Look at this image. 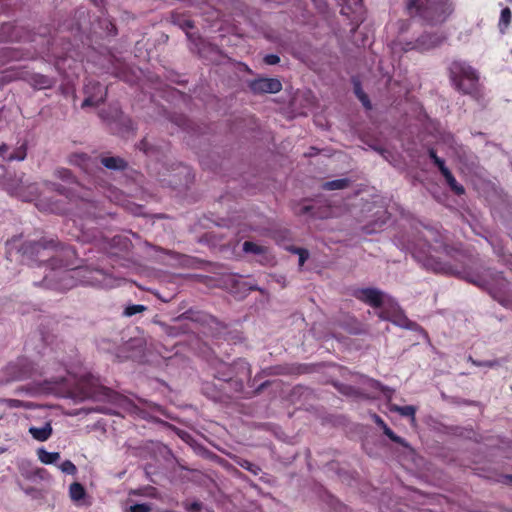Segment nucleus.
Listing matches in <instances>:
<instances>
[{
  "label": "nucleus",
  "instance_id": "nucleus-1",
  "mask_svg": "<svg viewBox=\"0 0 512 512\" xmlns=\"http://www.w3.org/2000/svg\"><path fill=\"white\" fill-rule=\"evenodd\" d=\"M56 248L57 242L54 239L43 237L38 241L23 242L18 251L28 261L39 264L48 262L51 271L42 281L46 288L65 292L77 286L78 283H92L85 277L87 269L74 267L69 261L75 256V250L72 247H63L60 250Z\"/></svg>",
  "mask_w": 512,
  "mask_h": 512
},
{
  "label": "nucleus",
  "instance_id": "nucleus-2",
  "mask_svg": "<svg viewBox=\"0 0 512 512\" xmlns=\"http://www.w3.org/2000/svg\"><path fill=\"white\" fill-rule=\"evenodd\" d=\"M405 8L410 18L430 27L444 24L455 11L452 0H406Z\"/></svg>",
  "mask_w": 512,
  "mask_h": 512
},
{
  "label": "nucleus",
  "instance_id": "nucleus-3",
  "mask_svg": "<svg viewBox=\"0 0 512 512\" xmlns=\"http://www.w3.org/2000/svg\"><path fill=\"white\" fill-rule=\"evenodd\" d=\"M57 176L72 184V187H65L61 184H55L54 190L69 200V204L75 205L74 214L79 217H96L97 205L94 200L88 198V192L74 179L72 172L66 168L57 170Z\"/></svg>",
  "mask_w": 512,
  "mask_h": 512
},
{
  "label": "nucleus",
  "instance_id": "nucleus-4",
  "mask_svg": "<svg viewBox=\"0 0 512 512\" xmlns=\"http://www.w3.org/2000/svg\"><path fill=\"white\" fill-rule=\"evenodd\" d=\"M451 86L462 95L476 98L480 94V75L467 61L454 59L447 66Z\"/></svg>",
  "mask_w": 512,
  "mask_h": 512
},
{
  "label": "nucleus",
  "instance_id": "nucleus-5",
  "mask_svg": "<svg viewBox=\"0 0 512 512\" xmlns=\"http://www.w3.org/2000/svg\"><path fill=\"white\" fill-rule=\"evenodd\" d=\"M470 281L486 290L500 305L512 309V292L509 289V282L502 272L488 269L482 275L476 276Z\"/></svg>",
  "mask_w": 512,
  "mask_h": 512
},
{
  "label": "nucleus",
  "instance_id": "nucleus-6",
  "mask_svg": "<svg viewBox=\"0 0 512 512\" xmlns=\"http://www.w3.org/2000/svg\"><path fill=\"white\" fill-rule=\"evenodd\" d=\"M47 389L62 398H70L74 402H82L94 396L95 391L90 387V379L82 377L59 378L55 381L47 382Z\"/></svg>",
  "mask_w": 512,
  "mask_h": 512
},
{
  "label": "nucleus",
  "instance_id": "nucleus-7",
  "mask_svg": "<svg viewBox=\"0 0 512 512\" xmlns=\"http://www.w3.org/2000/svg\"><path fill=\"white\" fill-rule=\"evenodd\" d=\"M239 374H243L246 377L251 376L250 365L244 359H237L232 364L220 363L219 368L215 373V378L227 383L235 382L240 386V388H242V381L234 379Z\"/></svg>",
  "mask_w": 512,
  "mask_h": 512
},
{
  "label": "nucleus",
  "instance_id": "nucleus-8",
  "mask_svg": "<svg viewBox=\"0 0 512 512\" xmlns=\"http://www.w3.org/2000/svg\"><path fill=\"white\" fill-rule=\"evenodd\" d=\"M184 320H189L199 324H205L208 323L209 320L213 321L214 318L203 312L189 309L182 313L181 315H179L178 317L174 318L173 321L175 325L168 327V329L166 330L167 334L169 336L175 337L180 334L188 333L190 331V328L186 324L182 323Z\"/></svg>",
  "mask_w": 512,
  "mask_h": 512
},
{
  "label": "nucleus",
  "instance_id": "nucleus-9",
  "mask_svg": "<svg viewBox=\"0 0 512 512\" xmlns=\"http://www.w3.org/2000/svg\"><path fill=\"white\" fill-rule=\"evenodd\" d=\"M6 381H23L33 377L35 369L31 361L26 358H18L9 363L4 369Z\"/></svg>",
  "mask_w": 512,
  "mask_h": 512
},
{
  "label": "nucleus",
  "instance_id": "nucleus-10",
  "mask_svg": "<svg viewBox=\"0 0 512 512\" xmlns=\"http://www.w3.org/2000/svg\"><path fill=\"white\" fill-rule=\"evenodd\" d=\"M85 99L81 107H96L103 103L107 97V88H104L100 82L88 80L84 86Z\"/></svg>",
  "mask_w": 512,
  "mask_h": 512
},
{
  "label": "nucleus",
  "instance_id": "nucleus-11",
  "mask_svg": "<svg viewBox=\"0 0 512 512\" xmlns=\"http://www.w3.org/2000/svg\"><path fill=\"white\" fill-rule=\"evenodd\" d=\"M248 86L254 94H275L282 90V83L277 78L259 77L251 80Z\"/></svg>",
  "mask_w": 512,
  "mask_h": 512
},
{
  "label": "nucleus",
  "instance_id": "nucleus-12",
  "mask_svg": "<svg viewBox=\"0 0 512 512\" xmlns=\"http://www.w3.org/2000/svg\"><path fill=\"white\" fill-rule=\"evenodd\" d=\"M353 296L361 302L373 307L380 308L383 305L384 294L376 288H359L354 290Z\"/></svg>",
  "mask_w": 512,
  "mask_h": 512
},
{
  "label": "nucleus",
  "instance_id": "nucleus-13",
  "mask_svg": "<svg viewBox=\"0 0 512 512\" xmlns=\"http://www.w3.org/2000/svg\"><path fill=\"white\" fill-rule=\"evenodd\" d=\"M445 40V36L437 32L423 33L416 39L418 52H426L440 46Z\"/></svg>",
  "mask_w": 512,
  "mask_h": 512
},
{
  "label": "nucleus",
  "instance_id": "nucleus-14",
  "mask_svg": "<svg viewBox=\"0 0 512 512\" xmlns=\"http://www.w3.org/2000/svg\"><path fill=\"white\" fill-rule=\"evenodd\" d=\"M69 163L80 167L86 173H92L98 167V158H92L86 153H73L69 156Z\"/></svg>",
  "mask_w": 512,
  "mask_h": 512
},
{
  "label": "nucleus",
  "instance_id": "nucleus-15",
  "mask_svg": "<svg viewBox=\"0 0 512 512\" xmlns=\"http://www.w3.org/2000/svg\"><path fill=\"white\" fill-rule=\"evenodd\" d=\"M413 256L422 263V265L427 269L434 272H442L445 270V264L442 263L438 258L434 257L431 254L422 253L420 251H415Z\"/></svg>",
  "mask_w": 512,
  "mask_h": 512
},
{
  "label": "nucleus",
  "instance_id": "nucleus-16",
  "mask_svg": "<svg viewBox=\"0 0 512 512\" xmlns=\"http://www.w3.org/2000/svg\"><path fill=\"white\" fill-rule=\"evenodd\" d=\"M371 418H372V420L374 421V423H375L379 428H381V429L383 430V433H384V434H385V435H386V436H387L391 441H393V442H395V443H397V444H399V445H401V446H403V447H408V446H409V445H408V443H407V441H406L404 438H402V437H400V436L396 435V434L392 431V429H390V428L388 427V425L385 423V421H384V420H383L379 415H377L376 413H374V414H372V415H371Z\"/></svg>",
  "mask_w": 512,
  "mask_h": 512
},
{
  "label": "nucleus",
  "instance_id": "nucleus-17",
  "mask_svg": "<svg viewBox=\"0 0 512 512\" xmlns=\"http://www.w3.org/2000/svg\"><path fill=\"white\" fill-rule=\"evenodd\" d=\"M99 162L102 166L109 170L124 171L128 163L119 156H101Z\"/></svg>",
  "mask_w": 512,
  "mask_h": 512
},
{
  "label": "nucleus",
  "instance_id": "nucleus-18",
  "mask_svg": "<svg viewBox=\"0 0 512 512\" xmlns=\"http://www.w3.org/2000/svg\"><path fill=\"white\" fill-rule=\"evenodd\" d=\"M29 84L35 89H49L55 84V80L47 75L33 73L29 76Z\"/></svg>",
  "mask_w": 512,
  "mask_h": 512
},
{
  "label": "nucleus",
  "instance_id": "nucleus-19",
  "mask_svg": "<svg viewBox=\"0 0 512 512\" xmlns=\"http://www.w3.org/2000/svg\"><path fill=\"white\" fill-rule=\"evenodd\" d=\"M52 426L50 424V422H47L45 423L44 426L42 427H30L29 428V433L32 435V437L37 440V441H41V442H44L46 440H48L50 438V436L52 435Z\"/></svg>",
  "mask_w": 512,
  "mask_h": 512
},
{
  "label": "nucleus",
  "instance_id": "nucleus-20",
  "mask_svg": "<svg viewBox=\"0 0 512 512\" xmlns=\"http://www.w3.org/2000/svg\"><path fill=\"white\" fill-rule=\"evenodd\" d=\"M353 88H354V93H355L356 97L362 103L364 108L366 110L372 109L371 101H370L368 95L363 91L361 82L358 79H355V78L353 79Z\"/></svg>",
  "mask_w": 512,
  "mask_h": 512
},
{
  "label": "nucleus",
  "instance_id": "nucleus-21",
  "mask_svg": "<svg viewBox=\"0 0 512 512\" xmlns=\"http://www.w3.org/2000/svg\"><path fill=\"white\" fill-rule=\"evenodd\" d=\"M38 459L46 465L54 464L57 460L60 459L59 452H48L44 448H39L37 450Z\"/></svg>",
  "mask_w": 512,
  "mask_h": 512
},
{
  "label": "nucleus",
  "instance_id": "nucleus-22",
  "mask_svg": "<svg viewBox=\"0 0 512 512\" xmlns=\"http://www.w3.org/2000/svg\"><path fill=\"white\" fill-rule=\"evenodd\" d=\"M442 176L445 178L447 185L456 195L461 196L465 193V188L457 182L450 170Z\"/></svg>",
  "mask_w": 512,
  "mask_h": 512
},
{
  "label": "nucleus",
  "instance_id": "nucleus-23",
  "mask_svg": "<svg viewBox=\"0 0 512 512\" xmlns=\"http://www.w3.org/2000/svg\"><path fill=\"white\" fill-rule=\"evenodd\" d=\"M342 5V13H355L362 8L363 0H338Z\"/></svg>",
  "mask_w": 512,
  "mask_h": 512
},
{
  "label": "nucleus",
  "instance_id": "nucleus-24",
  "mask_svg": "<svg viewBox=\"0 0 512 512\" xmlns=\"http://www.w3.org/2000/svg\"><path fill=\"white\" fill-rule=\"evenodd\" d=\"M69 495L73 501L82 500L86 495L84 486L78 482L72 483L69 487Z\"/></svg>",
  "mask_w": 512,
  "mask_h": 512
},
{
  "label": "nucleus",
  "instance_id": "nucleus-25",
  "mask_svg": "<svg viewBox=\"0 0 512 512\" xmlns=\"http://www.w3.org/2000/svg\"><path fill=\"white\" fill-rule=\"evenodd\" d=\"M511 19H512V12H511L510 8H508V7L503 8L501 10L499 23H498L499 29L502 33H504L505 30L510 25Z\"/></svg>",
  "mask_w": 512,
  "mask_h": 512
},
{
  "label": "nucleus",
  "instance_id": "nucleus-26",
  "mask_svg": "<svg viewBox=\"0 0 512 512\" xmlns=\"http://www.w3.org/2000/svg\"><path fill=\"white\" fill-rule=\"evenodd\" d=\"M348 186H349V180L346 178L328 181L323 184V188L325 190H341Z\"/></svg>",
  "mask_w": 512,
  "mask_h": 512
},
{
  "label": "nucleus",
  "instance_id": "nucleus-27",
  "mask_svg": "<svg viewBox=\"0 0 512 512\" xmlns=\"http://www.w3.org/2000/svg\"><path fill=\"white\" fill-rule=\"evenodd\" d=\"M27 156V144L24 142L17 147L8 157V161H23Z\"/></svg>",
  "mask_w": 512,
  "mask_h": 512
},
{
  "label": "nucleus",
  "instance_id": "nucleus-28",
  "mask_svg": "<svg viewBox=\"0 0 512 512\" xmlns=\"http://www.w3.org/2000/svg\"><path fill=\"white\" fill-rule=\"evenodd\" d=\"M148 309L147 306L141 304H131L125 307L123 316L132 317L138 313L145 312Z\"/></svg>",
  "mask_w": 512,
  "mask_h": 512
},
{
  "label": "nucleus",
  "instance_id": "nucleus-29",
  "mask_svg": "<svg viewBox=\"0 0 512 512\" xmlns=\"http://www.w3.org/2000/svg\"><path fill=\"white\" fill-rule=\"evenodd\" d=\"M138 149L142 151L147 156H152L156 153L157 147L150 144L148 138H143L139 144L137 145Z\"/></svg>",
  "mask_w": 512,
  "mask_h": 512
},
{
  "label": "nucleus",
  "instance_id": "nucleus-30",
  "mask_svg": "<svg viewBox=\"0 0 512 512\" xmlns=\"http://www.w3.org/2000/svg\"><path fill=\"white\" fill-rule=\"evenodd\" d=\"M243 250L246 253H253V254H263L265 253V248L261 245H258L252 241H245L243 243Z\"/></svg>",
  "mask_w": 512,
  "mask_h": 512
},
{
  "label": "nucleus",
  "instance_id": "nucleus-31",
  "mask_svg": "<svg viewBox=\"0 0 512 512\" xmlns=\"http://www.w3.org/2000/svg\"><path fill=\"white\" fill-rule=\"evenodd\" d=\"M287 250L292 252L293 254H297L299 256V265L300 266H303L305 261L309 257L308 250L301 248V247L290 246V247H287Z\"/></svg>",
  "mask_w": 512,
  "mask_h": 512
},
{
  "label": "nucleus",
  "instance_id": "nucleus-32",
  "mask_svg": "<svg viewBox=\"0 0 512 512\" xmlns=\"http://www.w3.org/2000/svg\"><path fill=\"white\" fill-rule=\"evenodd\" d=\"M237 463L241 468L249 471L253 475H258L261 471V468L258 465L250 462L249 460L241 459Z\"/></svg>",
  "mask_w": 512,
  "mask_h": 512
},
{
  "label": "nucleus",
  "instance_id": "nucleus-33",
  "mask_svg": "<svg viewBox=\"0 0 512 512\" xmlns=\"http://www.w3.org/2000/svg\"><path fill=\"white\" fill-rule=\"evenodd\" d=\"M393 410L398 412L401 416L415 418L416 408L412 405L395 406Z\"/></svg>",
  "mask_w": 512,
  "mask_h": 512
},
{
  "label": "nucleus",
  "instance_id": "nucleus-34",
  "mask_svg": "<svg viewBox=\"0 0 512 512\" xmlns=\"http://www.w3.org/2000/svg\"><path fill=\"white\" fill-rule=\"evenodd\" d=\"M60 469L63 473H66L68 475H75L77 473V467L75 464L70 460H65L61 465Z\"/></svg>",
  "mask_w": 512,
  "mask_h": 512
},
{
  "label": "nucleus",
  "instance_id": "nucleus-35",
  "mask_svg": "<svg viewBox=\"0 0 512 512\" xmlns=\"http://www.w3.org/2000/svg\"><path fill=\"white\" fill-rule=\"evenodd\" d=\"M150 510V505L146 503L134 504L129 508L130 512H150Z\"/></svg>",
  "mask_w": 512,
  "mask_h": 512
},
{
  "label": "nucleus",
  "instance_id": "nucleus-36",
  "mask_svg": "<svg viewBox=\"0 0 512 512\" xmlns=\"http://www.w3.org/2000/svg\"><path fill=\"white\" fill-rule=\"evenodd\" d=\"M403 52L417 51L416 40L415 41H403L399 43Z\"/></svg>",
  "mask_w": 512,
  "mask_h": 512
},
{
  "label": "nucleus",
  "instance_id": "nucleus-37",
  "mask_svg": "<svg viewBox=\"0 0 512 512\" xmlns=\"http://www.w3.org/2000/svg\"><path fill=\"white\" fill-rule=\"evenodd\" d=\"M313 210H314V208L312 206L305 205V206L301 207L299 214H303V215L311 214L313 217H319V218L325 217V215L314 212Z\"/></svg>",
  "mask_w": 512,
  "mask_h": 512
},
{
  "label": "nucleus",
  "instance_id": "nucleus-38",
  "mask_svg": "<svg viewBox=\"0 0 512 512\" xmlns=\"http://www.w3.org/2000/svg\"><path fill=\"white\" fill-rule=\"evenodd\" d=\"M263 61L267 65H276L280 62V57L276 54H268L264 57Z\"/></svg>",
  "mask_w": 512,
  "mask_h": 512
},
{
  "label": "nucleus",
  "instance_id": "nucleus-39",
  "mask_svg": "<svg viewBox=\"0 0 512 512\" xmlns=\"http://www.w3.org/2000/svg\"><path fill=\"white\" fill-rule=\"evenodd\" d=\"M469 361L472 362L473 365L475 366H485V367H494L497 365V361H477V360H474L471 356L469 357Z\"/></svg>",
  "mask_w": 512,
  "mask_h": 512
},
{
  "label": "nucleus",
  "instance_id": "nucleus-40",
  "mask_svg": "<svg viewBox=\"0 0 512 512\" xmlns=\"http://www.w3.org/2000/svg\"><path fill=\"white\" fill-rule=\"evenodd\" d=\"M434 164L435 166H437L442 175L449 171V169L445 165V161L440 157L434 162Z\"/></svg>",
  "mask_w": 512,
  "mask_h": 512
},
{
  "label": "nucleus",
  "instance_id": "nucleus-41",
  "mask_svg": "<svg viewBox=\"0 0 512 512\" xmlns=\"http://www.w3.org/2000/svg\"><path fill=\"white\" fill-rule=\"evenodd\" d=\"M202 504L200 502H193L187 507L188 512H200Z\"/></svg>",
  "mask_w": 512,
  "mask_h": 512
},
{
  "label": "nucleus",
  "instance_id": "nucleus-42",
  "mask_svg": "<svg viewBox=\"0 0 512 512\" xmlns=\"http://www.w3.org/2000/svg\"><path fill=\"white\" fill-rule=\"evenodd\" d=\"M428 155H429V158L433 161V163L439 158L435 149H433V148H430L428 150Z\"/></svg>",
  "mask_w": 512,
  "mask_h": 512
},
{
  "label": "nucleus",
  "instance_id": "nucleus-43",
  "mask_svg": "<svg viewBox=\"0 0 512 512\" xmlns=\"http://www.w3.org/2000/svg\"><path fill=\"white\" fill-rule=\"evenodd\" d=\"M9 403H10L11 407H21L22 402L17 399H11V400H9Z\"/></svg>",
  "mask_w": 512,
  "mask_h": 512
},
{
  "label": "nucleus",
  "instance_id": "nucleus-44",
  "mask_svg": "<svg viewBox=\"0 0 512 512\" xmlns=\"http://www.w3.org/2000/svg\"><path fill=\"white\" fill-rule=\"evenodd\" d=\"M8 150V146L6 144L0 145V156H3L4 153Z\"/></svg>",
  "mask_w": 512,
  "mask_h": 512
},
{
  "label": "nucleus",
  "instance_id": "nucleus-45",
  "mask_svg": "<svg viewBox=\"0 0 512 512\" xmlns=\"http://www.w3.org/2000/svg\"><path fill=\"white\" fill-rule=\"evenodd\" d=\"M110 32L113 33V34H116V27H115V25L111 24Z\"/></svg>",
  "mask_w": 512,
  "mask_h": 512
},
{
  "label": "nucleus",
  "instance_id": "nucleus-46",
  "mask_svg": "<svg viewBox=\"0 0 512 512\" xmlns=\"http://www.w3.org/2000/svg\"><path fill=\"white\" fill-rule=\"evenodd\" d=\"M73 210H74L73 207H69V208L62 210V212H72Z\"/></svg>",
  "mask_w": 512,
  "mask_h": 512
},
{
  "label": "nucleus",
  "instance_id": "nucleus-47",
  "mask_svg": "<svg viewBox=\"0 0 512 512\" xmlns=\"http://www.w3.org/2000/svg\"><path fill=\"white\" fill-rule=\"evenodd\" d=\"M187 26H188V27H192V24H191V22H190V21H188V22H187Z\"/></svg>",
  "mask_w": 512,
  "mask_h": 512
},
{
  "label": "nucleus",
  "instance_id": "nucleus-48",
  "mask_svg": "<svg viewBox=\"0 0 512 512\" xmlns=\"http://www.w3.org/2000/svg\"><path fill=\"white\" fill-rule=\"evenodd\" d=\"M508 479L510 480V482H512V476H508Z\"/></svg>",
  "mask_w": 512,
  "mask_h": 512
},
{
  "label": "nucleus",
  "instance_id": "nucleus-49",
  "mask_svg": "<svg viewBox=\"0 0 512 512\" xmlns=\"http://www.w3.org/2000/svg\"><path fill=\"white\" fill-rule=\"evenodd\" d=\"M508 3L512 4V0H506Z\"/></svg>",
  "mask_w": 512,
  "mask_h": 512
}]
</instances>
